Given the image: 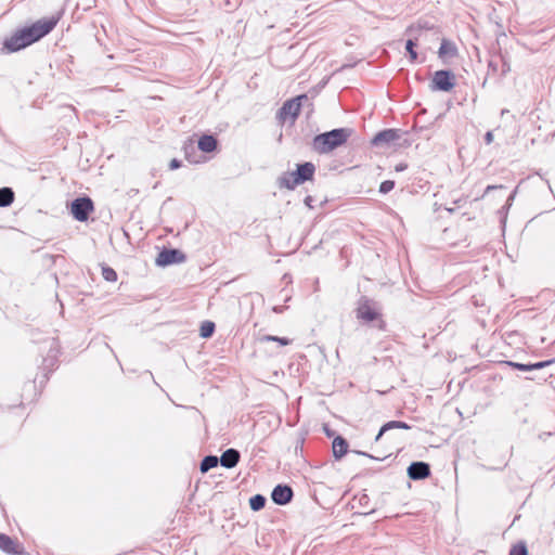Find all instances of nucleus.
Returning a JSON list of instances; mask_svg holds the SVG:
<instances>
[{
    "label": "nucleus",
    "instance_id": "obj_6",
    "mask_svg": "<svg viewBox=\"0 0 555 555\" xmlns=\"http://www.w3.org/2000/svg\"><path fill=\"white\" fill-rule=\"evenodd\" d=\"M185 260V256L178 249H164L157 258L156 264L159 267L169 266L172 263H181Z\"/></svg>",
    "mask_w": 555,
    "mask_h": 555
},
{
    "label": "nucleus",
    "instance_id": "obj_33",
    "mask_svg": "<svg viewBox=\"0 0 555 555\" xmlns=\"http://www.w3.org/2000/svg\"><path fill=\"white\" fill-rule=\"evenodd\" d=\"M485 141H486L487 144H491L493 142V133H492V131H488L485 134Z\"/></svg>",
    "mask_w": 555,
    "mask_h": 555
},
{
    "label": "nucleus",
    "instance_id": "obj_29",
    "mask_svg": "<svg viewBox=\"0 0 555 555\" xmlns=\"http://www.w3.org/2000/svg\"><path fill=\"white\" fill-rule=\"evenodd\" d=\"M393 186H395V182L393 181L386 180V181L380 183L379 192L386 194V193L390 192L393 189Z\"/></svg>",
    "mask_w": 555,
    "mask_h": 555
},
{
    "label": "nucleus",
    "instance_id": "obj_35",
    "mask_svg": "<svg viewBox=\"0 0 555 555\" xmlns=\"http://www.w3.org/2000/svg\"><path fill=\"white\" fill-rule=\"evenodd\" d=\"M406 169V165L405 164H399L396 166V170L397 171H403Z\"/></svg>",
    "mask_w": 555,
    "mask_h": 555
},
{
    "label": "nucleus",
    "instance_id": "obj_31",
    "mask_svg": "<svg viewBox=\"0 0 555 555\" xmlns=\"http://www.w3.org/2000/svg\"><path fill=\"white\" fill-rule=\"evenodd\" d=\"M515 194H516V191H515V192H513V193L509 195V197L507 198V202H506V206H505V207H503V209H508V208L512 206V203H513V201H514V198H515Z\"/></svg>",
    "mask_w": 555,
    "mask_h": 555
},
{
    "label": "nucleus",
    "instance_id": "obj_28",
    "mask_svg": "<svg viewBox=\"0 0 555 555\" xmlns=\"http://www.w3.org/2000/svg\"><path fill=\"white\" fill-rule=\"evenodd\" d=\"M102 275L107 282H115L117 280L116 271L109 267H104L102 269Z\"/></svg>",
    "mask_w": 555,
    "mask_h": 555
},
{
    "label": "nucleus",
    "instance_id": "obj_12",
    "mask_svg": "<svg viewBox=\"0 0 555 555\" xmlns=\"http://www.w3.org/2000/svg\"><path fill=\"white\" fill-rule=\"evenodd\" d=\"M430 474V467L425 462H413L408 467V476L413 480H421L428 477Z\"/></svg>",
    "mask_w": 555,
    "mask_h": 555
},
{
    "label": "nucleus",
    "instance_id": "obj_7",
    "mask_svg": "<svg viewBox=\"0 0 555 555\" xmlns=\"http://www.w3.org/2000/svg\"><path fill=\"white\" fill-rule=\"evenodd\" d=\"M31 44L30 41L27 38V35H25L24 29L17 30L15 34H13L10 38H8L4 41V48L9 52H15L23 48H26L27 46Z\"/></svg>",
    "mask_w": 555,
    "mask_h": 555
},
{
    "label": "nucleus",
    "instance_id": "obj_32",
    "mask_svg": "<svg viewBox=\"0 0 555 555\" xmlns=\"http://www.w3.org/2000/svg\"><path fill=\"white\" fill-rule=\"evenodd\" d=\"M515 194H516V191H515V192H513V193L509 195V197L507 198V202H506V206H505V207H503V209H508V208L512 206V203H513V201H514V198H515Z\"/></svg>",
    "mask_w": 555,
    "mask_h": 555
},
{
    "label": "nucleus",
    "instance_id": "obj_38",
    "mask_svg": "<svg viewBox=\"0 0 555 555\" xmlns=\"http://www.w3.org/2000/svg\"><path fill=\"white\" fill-rule=\"evenodd\" d=\"M273 310H274L275 312H282V308H279V307H274V308H273Z\"/></svg>",
    "mask_w": 555,
    "mask_h": 555
},
{
    "label": "nucleus",
    "instance_id": "obj_16",
    "mask_svg": "<svg viewBox=\"0 0 555 555\" xmlns=\"http://www.w3.org/2000/svg\"><path fill=\"white\" fill-rule=\"evenodd\" d=\"M457 48L450 40L443 39L438 51V55L444 62L449 59L456 56Z\"/></svg>",
    "mask_w": 555,
    "mask_h": 555
},
{
    "label": "nucleus",
    "instance_id": "obj_19",
    "mask_svg": "<svg viewBox=\"0 0 555 555\" xmlns=\"http://www.w3.org/2000/svg\"><path fill=\"white\" fill-rule=\"evenodd\" d=\"M390 429H410V426L404 422L390 421L379 429L377 436L375 437V441H378L380 437Z\"/></svg>",
    "mask_w": 555,
    "mask_h": 555
},
{
    "label": "nucleus",
    "instance_id": "obj_13",
    "mask_svg": "<svg viewBox=\"0 0 555 555\" xmlns=\"http://www.w3.org/2000/svg\"><path fill=\"white\" fill-rule=\"evenodd\" d=\"M314 165L312 163H305L298 165L297 170L293 171L295 176V182L292 184H301L305 181L311 180L314 173Z\"/></svg>",
    "mask_w": 555,
    "mask_h": 555
},
{
    "label": "nucleus",
    "instance_id": "obj_9",
    "mask_svg": "<svg viewBox=\"0 0 555 555\" xmlns=\"http://www.w3.org/2000/svg\"><path fill=\"white\" fill-rule=\"evenodd\" d=\"M422 28H428V27L426 25L422 26L421 24H418L417 27L411 26L406 29V34L409 35L410 38L406 40L405 50L408 51L412 62H414L417 59V53L414 50V48L416 46V41L420 38V35L416 33L421 31Z\"/></svg>",
    "mask_w": 555,
    "mask_h": 555
},
{
    "label": "nucleus",
    "instance_id": "obj_5",
    "mask_svg": "<svg viewBox=\"0 0 555 555\" xmlns=\"http://www.w3.org/2000/svg\"><path fill=\"white\" fill-rule=\"evenodd\" d=\"M302 99H307V96L300 95L296 99L286 101L279 111V118L282 121H286L287 119L294 121L300 112V101Z\"/></svg>",
    "mask_w": 555,
    "mask_h": 555
},
{
    "label": "nucleus",
    "instance_id": "obj_8",
    "mask_svg": "<svg viewBox=\"0 0 555 555\" xmlns=\"http://www.w3.org/2000/svg\"><path fill=\"white\" fill-rule=\"evenodd\" d=\"M357 317L366 322H372L377 319L378 313L374 307V304L366 298H363L359 302L357 309Z\"/></svg>",
    "mask_w": 555,
    "mask_h": 555
},
{
    "label": "nucleus",
    "instance_id": "obj_37",
    "mask_svg": "<svg viewBox=\"0 0 555 555\" xmlns=\"http://www.w3.org/2000/svg\"><path fill=\"white\" fill-rule=\"evenodd\" d=\"M306 204H307V205H310V204H311V197H310V196H308V197L306 198Z\"/></svg>",
    "mask_w": 555,
    "mask_h": 555
},
{
    "label": "nucleus",
    "instance_id": "obj_10",
    "mask_svg": "<svg viewBox=\"0 0 555 555\" xmlns=\"http://www.w3.org/2000/svg\"><path fill=\"white\" fill-rule=\"evenodd\" d=\"M293 490L289 486L278 485L271 493L272 501L278 505H285L292 501Z\"/></svg>",
    "mask_w": 555,
    "mask_h": 555
},
{
    "label": "nucleus",
    "instance_id": "obj_34",
    "mask_svg": "<svg viewBox=\"0 0 555 555\" xmlns=\"http://www.w3.org/2000/svg\"><path fill=\"white\" fill-rule=\"evenodd\" d=\"M503 65H502V75L505 76L506 73L509 70V66L508 64L506 63V60L503 57Z\"/></svg>",
    "mask_w": 555,
    "mask_h": 555
},
{
    "label": "nucleus",
    "instance_id": "obj_30",
    "mask_svg": "<svg viewBox=\"0 0 555 555\" xmlns=\"http://www.w3.org/2000/svg\"><path fill=\"white\" fill-rule=\"evenodd\" d=\"M181 166L180 162L176 158H173L170 163H169V168L171 170H175V169H178L179 167Z\"/></svg>",
    "mask_w": 555,
    "mask_h": 555
},
{
    "label": "nucleus",
    "instance_id": "obj_14",
    "mask_svg": "<svg viewBox=\"0 0 555 555\" xmlns=\"http://www.w3.org/2000/svg\"><path fill=\"white\" fill-rule=\"evenodd\" d=\"M0 550L7 554H23L17 541L4 533H0Z\"/></svg>",
    "mask_w": 555,
    "mask_h": 555
},
{
    "label": "nucleus",
    "instance_id": "obj_25",
    "mask_svg": "<svg viewBox=\"0 0 555 555\" xmlns=\"http://www.w3.org/2000/svg\"><path fill=\"white\" fill-rule=\"evenodd\" d=\"M215 324L210 321L203 322L201 326V336L204 338H208L214 334Z\"/></svg>",
    "mask_w": 555,
    "mask_h": 555
},
{
    "label": "nucleus",
    "instance_id": "obj_2",
    "mask_svg": "<svg viewBox=\"0 0 555 555\" xmlns=\"http://www.w3.org/2000/svg\"><path fill=\"white\" fill-rule=\"evenodd\" d=\"M59 17L42 18L29 27L23 28L30 43H34L48 35L57 24Z\"/></svg>",
    "mask_w": 555,
    "mask_h": 555
},
{
    "label": "nucleus",
    "instance_id": "obj_27",
    "mask_svg": "<svg viewBox=\"0 0 555 555\" xmlns=\"http://www.w3.org/2000/svg\"><path fill=\"white\" fill-rule=\"evenodd\" d=\"M508 555H528L527 546L524 542H519L518 544L514 545Z\"/></svg>",
    "mask_w": 555,
    "mask_h": 555
},
{
    "label": "nucleus",
    "instance_id": "obj_21",
    "mask_svg": "<svg viewBox=\"0 0 555 555\" xmlns=\"http://www.w3.org/2000/svg\"><path fill=\"white\" fill-rule=\"evenodd\" d=\"M14 201V193L10 188L0 189V207H7Z\"/></svg>",
    "mask_w": 555,
    "mask_h": 555
},
{
    "label": "nucleus",
    "instance_id": "obj_22",
    "mask_svg": "<svg viewBox=\"0 0 555 555\" xmlns=\"http://www.w3.org/2000/svg\"><path fill=\"white\" fill-rule=\"evenodd\" d=\"M219 459L215 455H207L201 463V472L206 473L218 465Z\"/></svg>",
    "mask_w": 555,
    "mask_h": 555
},
{
    "label": "nucleus",
    "instance_id": "obj_1",
    "mask_svg": "<svg viewBox=\"0 0 555 555\" xmlns=\"http://www.w3.org/2000/svg\"><path fill=\"white\" fill-rule=\"evenodd\" d=\"M352 130L349 128H338L318 134L313 139V149L320 154H326L341 146L350 138Z\"/></svg>",
    "mask_w": 555,
    "mask_h": 555
},
{
    "label": "nucleus",
    "instance_id": "obj_20",
    "mask_svg": "<svg viewBox=\"0 0 555 555\" xmlns=\"http://www.w3.org/2000/svg\"><path fill=\"white\" fill-rule=\"evenodd\" d=\"M348 449L347 441L338 436L333 440V454L336 459H341L346 453Z\"/></svg>",
    "mask_w": 555,
    "mask_h": 555
},
{
    "label": "nucleus",
    "instance_id": "obj_36",
    "mask_svg": "<svg viewBox=\"0 0 555 555\" xmlns=\"http://www.w3.org/2000/svg\"><path fill=\"white\" fill-rule=\"evenodd\" d=\"M498 186L495 185H488L487 189H486V193H489L490 191L496 189Z\"/></svg>",
    "mask_w": 555,
    "mask_h": 555
},
{
    "label": "nucleus",
    "instance_id": "obj_17",
    "mask_svg": "<svg viewBox=\"0 0 555 555\" xmlns=\"http://www.w3.org/2000/svg\"><path fill=\"white\" fill-rule=\"evenodd\" d=\"M509 366H513L517 370H520V371H524V372H529V371H533V370H540V369H543L547 365H550L552 363V361H542V362H537V363H532V364H522V363H517V362H506Z\"/></svg>",
    "mask_w": 555,
    "mask_h": 555
},
{
    "label": "nucleus",
    "instance_id": "obj_15",
    "mask_svg": "<svg viewBox=\"0 0 555 555\" xmlns=\"http://www.w3.org/2000/svg\"><path fill=\"white\" fill-rule=\"evenodd\" d=\"M241 454L235 449L225 450L220 456V464L225 468H233L237 465Z\"/></svg>",
    "mask_w": 555,
    "mask_h": 555
},
{
    "label": "nucleus",
    "instance_id": "obj_23",
    "mask_svg": "<svg viewBox=\"0 0 555 555\" xmlns=\"http://www.w3.org/2000/svg\"><path fill=\"white\" fill-rule=\"evenodd\" d=\"M293 182H295L294 172L286 173L279 179L280 186L286 188L288 190H293L298 185V184H292Z\"/></svg>",
    "mask_w": 555,
    "mask_h": 555
},
{
    "label": "nucleus",
    "instance_id": "obj_24",
    "mask_svg": "<svg viewBox=\"0 0 555 555\" xmlns=\"http://www.w3.org/2000/svg\"><path fill=\"white\" fill-rule=\"evenodd\" d=\"M266 498L261 494H256L250 498L249 505L253 511H260L264 507Z\"/></svg>",
    "mask_w": 555,
    "mask_h": 555
},
{
    "label": "nucleus",
    "instance_id": "obj_3",
    "mask_svg": "<svg viewBox=\"0 0 555 555\" xmlns=\"http://www.w3.org/2000/svg\"><path fill=\"white\" fill-rule=\"evenodd\" d=\"M431 83L433 90L449 92L455 86V76L450 70H438L434 74Z\"/></svg>",
    "mask_w": 555,
    "mask_h": 555
},
{
    "label": "nucleus",
    "instance_id": "obj_11",
    "mask_svg": "<svg viewBox=\"0 0 555 555\" xmlns=\"http://www.w3.org/2000/svg\"><path fill=\"white\" fill-rule=\"evenodd\" d=\"M401 138L400 130L397 129H386L378 132L372 140V144L375 146L387 145L391 142H395Z\"/></svg>",
    "mask_w": 555,
    "mask_h": 555
},
{
    "label": "nucleus",
    "instance_id": "obj_18",
    "mask_svg": "<svg viewBox=\"0 0 555 555\" xmlns=\"http://www.w3.org/2000/svg\"><path fill=\"white\" fill-rule=\"evenodd\" d=\"M217 147V140L212 135H202L198 140V149L205 153H210Z\"/></svg>",
    "mask_w": 555,
    "mask_h": 555
},
{
    "label": "nucleus",
    "instance_id": "obj_4",
    "mask_svg": "<svg viewBox=\"0 0 555 555\" xmlns=\"http://www.w3.org/2000/svg\"><path fill=\"white\" fill-rule=\"evenodd\" d=\"M93 209V203L89 197L76 198L70 206V211L78 221H86Z\"/></svg>",
    "mask_w": 555,
    "mask_h": 555
},
{
    "label": "nucleus",
    "instance_id": "obj_26",
    "mask_svg": "<svg viewBox=\"0 0 555 555\" xmlns=\"http://www.w3.org/2000/svg\"><path fill=\"white\" fill-rule=\"evenodd\" d=\"M261 341H276L281 346H287L291 344V340L285 337H279V336H272V335H264L260 338Z\"/></svg>",
    "mask_w": 555,
    "mask_h": 555
}]
</instances>
